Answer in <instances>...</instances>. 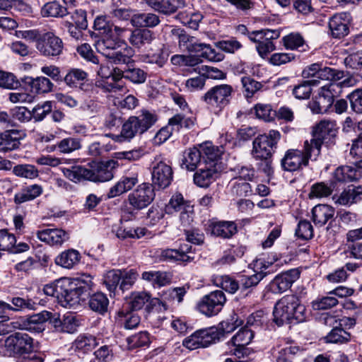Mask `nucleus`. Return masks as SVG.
<instances>
[{
    "mask_svg": "<svg viewBox=\"0 0 362 362\" xmlns=\"http://www.w3.org/2000/svg\"><path fill=\"white\" fill-rule=\"evenodd\" d=\"M273 315L274 322L278 326L301 322L306 318V308L297 296L286 295L276 303Z\"/></svg>",
    "mask_w": 362,
    "mask_h": 362,
    "instance_id": "nucleus-1",
    "label": "nucleus"
},
{
    "mask_svg": "<svg viewBox=\"0 0 362 362\" xmlns=\"http://www.w3.org/2000/svg\"><path fill=\"white\" fill-rule=\"evenodd\" d=\"M156 121L157 116L154 113L143 110L138 115L131 116L124 122L119 134L111 136L117 142L130 141L137 134L148 131Z\"/></svg>",
    "mask_w": 362,
    "mask_h": 362,
    "instance_id": "nucleus-2",
    "label": "nucleus"
},
{
    "mask_svg": "<svg viewBox=\"0 0 362 362\" xmlns=\"http://www.w3.org/2000/svg\"><path fill=\"white\" fill-rule=\"evenodd\" d=\"M95 49L105 57L115 64H129L134 55V49L124 41H119L109 37L98 40Z\"/></svg>",
    "mask_w": 362,
    "mask_h": 362,
    "instance_id": "nucleus-3",
    "label": "nucleus"
},
{
    "mask_svg": "<svg viewBox=\"0 0 362 362\" xmlns=\"http://www.w3.org/2000/svg\"><path fill=\"white\" fill-rule=\"evenodd\" d=\"M319 144L315 141L306 140L303 150L289 149L281 160V166L284 170L296 171L303 165L307 166L309 160H316L320 156Z\"/></svg>",
    "mask_w": 362,
    "mask_h": 362,
    "instance_id": "nucleus-4",
    "label": "nucleus"
},
{
    "mask_svg": "<svg viewBox=\"0 0 362 362\" xmlns=\"http://www.w3.org/2000/svg\"><path fill=\"white\" fill-rule=\"evenodd\" d=\"M280 139V132L274 129L259 135L252 142V157L255 160L271 158L276 149Z\"/></svg>",
    "mask_w": 362,
    "mask_h": 362,
    "instance_id": "nucleus-5",
    "label": "nucleus"
},
{
    "mask_svg": "<svg viewBox=\"0 0 362 362\" xmlns=\"http://www.w3.org/2000/svg\"><path fill=\"white\" fill-rule=\"evenodd\" d=\"M222 332L214 327L201 329L192 333L183 341V345L190 349L206 348L220 340Z\"/></svg>",
    "mask_w": 362,
    "mask_h": 362,
    "instance_id": "nucleus-6",
    "label": "nucleus"
},
{
    "mask_svg": "<svg viewBox=\"0 0 362 362\" xmlns=\"http://www.w3.org/2000/svg\"><path fill=\"white\" fill-rule=\"evenodd\" d=\"M233 93L230 85L221 84L209 89L201 99L209 107L221 110L230 103Z\"/></svg>",
    "mask_w": 362,
    "mask_h": 362,
    "instance_id": "nucleus-7",
    "label": "nucleus"
},
{
    "mask_svg": "<svg viewBox=\"0 0 362 362\" xmlns=\"http://www.w3.org/2000/svg\"><path fill=\"white\" fill-rule=\"evenodd\" d=\"M4 346L10 354H29L34 349L33 339L26 333L15 332L5 339Z\"/></svg>",
    "mask_w": 362,
    "mask_h": 362,
    "instance_id": "nucleus-8",
    "label": "nucleus"
},
{
    "mask_svg": "<svg viewBox=\"0 0 362 362\" xmlns=\"http://www.w3.org/2000/svg\"><path fill=\"white\" fill-rule=\"evenodd\" d=\"M226 302L224 293L216 290L205 295L197 303L198 310L207 317L217 315Z\"/></svg>",
    "mask_w": 362,
    "mask_h": 362,
    "instance_id": "nucleus-9",
    "label": "nucleus"
},
{
    "mask_svg": "<svg viewBox=\"0 0 362 362\" xmlns=\"http://www.w3.org/2000/svg\"><path fill=\"white\" fill-rule=\"evenodd\" d=\"M192 247L189 243L181 245L178 249H160L157 251L160 260L169 262H178L187 264L194 259Z\"/></svg>",
    "mask_w": 362,
    "mask_h": 362,
    "instance_id": "nucleus-10",
    "label": "nucleus"
},
{
    "mask_svg": "<svg viewBox=\"0 0 362 362\" xmlns=\"http://www.w3.org/2000/svg\"><path fill=\"white\" fill-rule=\"evenodd\" d=\"M52 313L42 311L38 314L33 315L28 317H23L13 323L12 328L24 329L31 332L40 333L45 329V322L51 323Z\"/></svg>",
    "mask_w": 362,
    "mask_h": 362,
    "instance_id": "nucleus-11",
    "label": "nucleus"
},
{
    "mask_svg": "<svg viewBox=\"0 0 362 362\" xmlns=\"http://www.w3.org/2000/svg\"><path fill=\"white\" fill-rule=\"evenodd\" d=\"M154 198L153 185L144 182L128 195V202L134 209L141 210L147 207Z\"/></svg>",
    "mask_w": 362,
    "mask_h": 362,
    "instance_id": "nucleus-12",
    "label": "nucleus"
},
{
    "mask_svg": "<svg viewBox=\"0 0 362 362\" xmlns=\"http://www.w3.org/2000/svg\"><path fill=\"white\" fill-rule=\"evenodd\" d=\"M335 88H338L337 84L329 83L320 88L317 96L310 104L313 113H325L329 110L334 103Z\"/></svg>",
    "mask_w": 362,
    "mask_h": 362,
    "instance_id": "nucleus-13",
    "label": "nucleus"
},
{
    "mask_svg": "<svg viewBox=\"0 0 362 362\" xmlns=\"http://www.w3.org/2000/svg\"><path fill=\"white\" fill-rule=\"evenodd\" d=\"M115 162L112 160L107 162L93 163L89 168H86V180L95 182H107L112 179V169Z\"/></svg>",
    "mask_w": 362,
    "mask_h": 362,
    "instance_id": "nucleus-14",
    "label": "nucleus"
},
{
    "mask_svg": "<svg viewBox=\"0 0 362 362\" xmlns=\"http://www.w3.org/2000/svg\"><path fill=\"white\" fill-rule=\"evenodd\" d=\"M338 127L334 120L322 119L313 128L314 138L309 141H315L319 144V151H321L322 144L324 141H330L337 134Z\"/></svg>",
    "mask_w": 362,
    "mask_h": 362,
    "instance_id": "nucleus-15",
    "label": "nucleus"
},
{
    "mask_svg": "<svg viewBox=\"0 0 362 362\" xmlns=\"http://www.w3.org/2000/svg\"><path fill=\"white\" fill-rule=\"evenodd\" d=\"M36 47L45 56L55 57L62 53L63 42L59 37L52 33H47L37 40Z\"/></svg>",
    "mask_w": 362,
    "mask_h": 362,
    "instance_id": "nucleus-16",
    "label": "nucleus"
},
{
    "mask_svg": "<svg viewBox=\"0 0 362 362\" xmlns=\"http://www.w3.org/2000/svg\"><path fill=\"white\" fill-rule=\"evenodd\" d=\"M299 276L300 272L296 269L283 272L269 283V289L273 293L281 294L289 289Z\"/></svg>",
    "mask_w": 362,
    "mask_h": 362,
    "instance_id": "nucleus-17",
    "label": "nucleus"
},
{
    "mask_svg": "<svg viewBox=\"0 0 362 362\" xmlns=\"http://www.w3.org/2000/svg\"><path fill=\"white\" fill-rule=\"evenodd\" d=\"M151 175L153 185L163 189L170 185L173 177L171 166L162 160L153 167Z\"/></svg>",
    "mask_w": 362,
    "mask_h": 362,
    "instance_id": "nucleus-18",
    "label": "nucleus"
},
{
    "mask_svg": "<svg viewBox=\"0 0 362 362\" xmlns=\"http://www.w3.org/2000/svg\"><path fill=\"white\" fill-rule=\"evenodd\" d=\"M30 249L28 244L20 242L16 243V238L6 229L0 230V250L12 253H21Z\"/></svg>",
    "mask_w": 362,
    "mask_h": 362,
    "instance_id": "nucleus-19",
    "label": "nucleus"
},
{
    "mask_svg": "<svg viewBox=\"0 0 362 362\" xmlns=\"http://www.w3.org/2000/svg\"><path fill=\"white\" fill-rule=\"evenodd\" d=\"M173 209L175 211H181L180 220L183 224H189L193 220L192 206L187 204L181 194H176L172 197L168 205V209Z\"/></svg>",
    "mask_w": 362,
    "mask_h": 362,
    "instance_id": "nucleus-20",
    "label": "nucleus"
},
{
    "mask_svg": "<svg viewBox=\"0 0 362 362\" xmlns=\"http://www.w3.org/2000/svg\"><path fill=\"white\" fill-rule=\"evenodd\" d=\"M51 325L57 332L72 334L76 331L78 322L76 317L72 313H66L62 319L54 317L52 313Z\"/></svg>",
    "mask_w": 362,
    "mask_h": 362,
    "instance_id": "nucleus-21",
    "label": "nucleus"
},
{
    "mask_svg": "<svg viewBox=\"0 0 362 362\" xmlns=\"http://www.w3.org/2000/svg\"><path fill=\"white\" fill-rule=\"evenodd\" d=\"M37 237L50 245H62L69 238V234L61 228H45L38 230Z\"/></svg>",
    "mask_w": 362,
    "mask_h": 362,
    "instance_id": "nucleus-22",
    "label": "nucleus"
},
{
    "mask_svg": "<svg viewBox=\"0 0 362 362\" xmlns=\"http://www.w3.org/2000/svg\"><path fill=\"white\" fill-rule=\"evenodd\" d=\"M24 134L21 131L12 129L0 134V152L11 151L19 148L21 140Z\"/></svg>",
    "mask_w": 362,
    "mask_h": 362,
    "instance_id": "nucleus-23",
    "label": "nucleus"
},
{
    "mask_svg": "<svg viewBox=\"0 0 362 362\" xmlns=\"http://www.w3.org/2000/svg\"><path fill=\"white\" fill-rule=\"evenodd\" d=\"M208 230L215 236L223 238H230L235 235L237 225L233 221H211L208 226Z\"/></svg>",
    "mask_w": 362,
    "mask_h": 362,
    "instance_id": "nucleus-24",
    "label": "nucleus"
},
{
    "mask_svg": "<svg viewBox=\"0 0 362 362\" xmlns=\"http://www.w3.org/2000/svg\"><path fill=\"white\" fill-rule=\"evenodd\" d=\"M88 74L81 69H71L64 78V81L67 86L71 88H79L86 90L88 84Z\"/></svg>",
    "mask_w": 362,
    "mask_h": 362,
    "instance_id": "nucleus-25",
    "label": "nucleus"
},
{
    "mask_svg": "<svg viewBox=\"0 0 362 362\" xmlns=\"http://www.w3.org/2000/svg\"><path fill=\"white\" fill-rule=\"evenodd\" d=\"M348 15L346 13H341L334 15L329 21V28L331 35L335 38H341L346 35L349 33Z\"/></svg>",
    "mask_w": 362,
    "mask_h": 362,
    "instance_id": "nucleus-26",
    "label": "nucleus"
},
{
    "mask_svg": "<svg viewBox=\"0 0 362 362\" xmlns=\"http://www.w3.org/2000/svg\"><path fill=\"white\" fill-rule=\"evenodd\" d=\"M155 39L153 31L146 28H136L131 32L129 43L136 49H141L150 45Z\"/></svg>",
    "mask_w": 362,
    "mask_h": 362,
    "instance_id": "nucleus-27",
    "label": "nucleus"
},
{
    "mask_svg": "<svg viewBox=\"0 0 362 362\" xmlns=\"http://www.w3.org/2000/svg\"><path fill=\"white\" fill-rule=\"evenodd\" d=\"M334 209L327 204H317L312 209V220L317 227L325 226L334 216Z\"/></svg>",
    "mask_w": 362,
    "mask_h": 362,
    "instance_id": "nucleus-28",
    "label": "nucleus"
},
{
    "mask_svg": "<svg viewBox=\"0 0 362 362\" xmlns=\"http://www.w3.org/2000/svg\"><path fill=\"white\" fill-rule=\"evenodd\" d=\"M333 199L336 204L340 205H351L362 199V185L349 187L344 189L339 195L334 196Z\"/></svg>",
    "mask_w": 362,
    "mask_h": 362,
    "instance_id": "nucleus-29",
    "label": "nucleus"
},
{
    "mask_svg": "<svg viewBox=\"0 0 362 362\" xmlns=\"http://www.w3.org/2000/svg\"><path fill=\"white\" fill-rule=\"evenodd\" d=\"M141 279L154 287L160 288L171 283L172 275L170 272L163 271H148L142 273Z\"/></svg>",
    "mask_w": 362,
    "mask_h": 362,
    "instance_id": "nucleus-30",
    "label": "nucleus"
},
{
    "mask_svg": "<svg viewBox=\"0 0 362 362\" xmlns=\"http://www.w3.org/2000/svg\"><path fill=\"white\" fill-rule=\"evenodd\" d=\"M137 183L138 177L136 175H134L132 177H123L110 189L107 195V198L111 199L118 197L132 189Z\"/></svg>",
    "mask_w": 362,
    "mask_h": 362,
    "instance_id": "nucleus-31",
    "label": "nucleus"
},
{
    "mask_svg": "<svg viewBox=\"0 0 362 362\" xmlns=\"http://www.w3.org/2000/svg\"><path fill=\"white\" fill-rule=\"evenodd\" d=\"M83 294L76 289L73 283L68 281V285L64 286V288L62 292L60 301L62 305L66 308H72L75 305H78L81 299H83Z\"/></svg>",
    "mask_w": 362,
    "mask_h": 362,
    "instance_id": "nucleus-32",
    "label": "nucleus"
},
{
    "mask_svg": "<svg viewBox=\"0 0 362 362\" xmlns=\"http://www.w3.org/2000/svg\"><path fill=\"white\" fill-rule=\"evenodd\" d=\"M217 171L214 165L199 169L194 175V182L200 187H207L216 177Z\"/></svg>",
    "mask_w": 362,
    "mask_h": 362,
    "instance_id": "nucleus-33",
    "label": "nucleus"
},
{
    "mask_svg": "<svg viewBox=\"0 0 362 362\" xmlns=\"http://www.w3.org/2000/svg\"><path fill=\"white\" fill-rule=\"evenodd\" d=\"M361 176V171L358 166L353 167L344 165L338 167L334 173V177L338 182H352L358 180Z\"/></svg>",
    "mask_w": 362,
    "mask_h": 362,
    "instance_id": "nucleus-34",
    "label": "nucleus"
},
{
    "mask_svg": "<svg viewBox=\"0 0 362 362\" xmlns=\"http://www.w3.org/2000/svg\"><path fill=\"white\" fill-rule=\"evenodd\" d=\"M99 344V339L90 334H81L74 341L72 347L76 351L86 354Z\"/></svg>",
    "mask_w": 362,
    "mask_h": 362,
    "instance_id": "nucleus-35",
    "label": "nucleus"
},
{
    "mask_svg": "<svg viewBox=\"0 0 362 362\" xmlns=\"http://www.w3.org/2000/svg\"><path fill=\"white\" fill-rule=\"evenodd\" d=\"M202 159L200 148H189L185 152L181 163V168L189 171H194L201 163Z\"/></svg>",
    "mask_w": 362,
    "mask_h": 362,
    "instance_id": "nucleus-36",
    "label": "nucleus"
},
{
    "mask_svg": "<svg viewBox=\"0 0 362 362\" xmlns=\"http://www.w3.org/2000/svg\"><path fill=\"white\" fill-rule=\"evenodd\" d=\"M159 23L158 16L151 13H136L132 18V25L137 28H153Z\"/></svg>",
    "mask_w": 362,
    "mask_h": 362,
    "instance_id": "nucleus-37",
    "label": "nucleus"
},
{
    "mask_svg": "<svg viewBox=\"0 0 362 362\" xmlns=\"http://www.w3.org/2000/svg\"><path fill=\"white\" fill-rule=\"evenodd\" d=\"M42 187L39 185H32L23 188L14 196L16 204H22L38 197L42 193Z\"/></svg>",
    "mask_w": 362,
    "mask_h": 362,
    "instance_id": "nucleus-38",
    "label": "nucleus"
},
{
    "mask_svg": "<svg viewBox=\"0 0 362 362\" xmlns=\"http://www.w3.org/2000/svg\"><path fill=\"white\" fill-rule=\"evenodd\" d=\"M80 253L74 249L62 252L55 258V263L66 269H71L80 261Z\"/></svg>",
    "mask_w": 362,
    "mask_h": 362,
    "instance_id": "nucleus-39",
    "label": "nucleus"
},
{
    "mask_svg": "<svg viewBox=\"0 0 362 362\" xmlns=\"http://www.w3.org/2000/svg\"><path fill=\"white\" fill-rule=\"evenodd\" d=\"M25 82L30 86L33 91L37 94L52 91L54 86L49 78L43 76L37 77L35 78L27 77L25 79Z\"/></svg>",
    "mask_w": 362,
    "mask_h": 362,
    "instance_id": "nucleus-40",
    "label": "nucleus"
},
{
    "mask_svg": "<svg viewBox=\"0 0 362 362\" xmlns=\"http://www.w3.org/2000/svg\"><path fill=\"white\" fill-rule=\"evenodd\" d=\"M172 33L178 37L180 47H183L189 52H197L196 49L199 46L198 42L194 37L186 34L183 30L180 29H173Z\"/></svg>",
    "mask_w": 362,
    "mask_h": 362,
    "instance_id": "nucleus-41",
    "label": "nucleus"
},
{
    "mask_svg": "<svg viewBox=\"0 0 362 362\" xmlns=\"http://www.w3.org/2000/svg\"><path fill=\"white\" fill-rule=\"evenodd\" d=\"M88 305L92 310L103 314L107 310L109 300L105 294L98 292L90 297Z\"/></svg>",
    "mask_w": 362,
    "mask_h": 362,
    "instance_id": "nucleus-42",
    "label": "nucleus"
},
{
    "mask_svg": "<svg viewBox=\"0 0 362 362\" xmlns=\"http://www.w3.org/2000/svg\"><path fill=\"white\" fill-rule=\"evenodd\" d=\"M81 140L77 137H66L60 140L55 148L62 153L68 154L81 149Z\"/></svg>",
    "mask_w": 362,
    "mask_h": 362,
    "instance_id": "nucleus-43",
    "label": "nucleus"
},
{
    "mask_svg": "<svg viewBox=\"0 0 362 362\" xmlns=\"http://www.w3.org/2000/svg\"><path fill=\"white\" fill-rule=\"evenodd\" d=\"M68 13L66 6L59 4V1H47L42 8L44 16L63 17Z\"/></svg>",
    "mask_w": 362,
    "mask_h": 362,
    "instance_id": "nucleus-44",
    "label": "nucleus"
},
{
    "mask_svg": "<svg viewBox=\"0 0 362 362\" xmlns=\"http://www.w3.org/2000/svg\"><path fill=\"white\" fill-rule=\"evenodd\" d=\"M318 83L317 79L305 81L293 88V94L298 99H307L311 94V86H317Z\"/></svg>",
    "mask_w": 362,
    "mask_h": 362,
    "instance_id": "nucleus-45",
    "label": "nucleus"
},
{
    "mask_svg": "<svg viewBox=\"0 0 362 362\" xmlns=\"http://www.w3.org/2000/svg\"><path fill=\"white\" fill-rule=\"evenodd\" d=\"M122 277V272L121 270H110L103 276V284L110 292H114L119 286Z\"/></svg>",
    "mask_w": 362,
    "mask_h": 362,
    "instance_id": "nucleus-46",
    "label": "nucleus"
},
{
    "mask_svg": "<svg viewBox=\"0 0 362 362\" xmlns=\"http://www.w3.org/2000/svg\"><path fill=\"white\" fill-rule=\"evenodd\" d=\"M155 11L165 15L175 13L181 6L180 1H148Z\"/></svg>",
    "mask_w": 362,
    "mask_h": 362,
    "instance_id": "nucleus-47",
    "label": "nucleus"
},
{
    "mask_svg": "<svg viewBox=\"0 0 362 362\" xmlns=\"http://www.w3.org/2000/svg\"><path fill=\"white\" fill-rule=\"evenodd\" d=\"M168 54L163 49H160L157 52L142 54L141 60L144 63L155 64L159 67H163L168 61Z\"/></svg>",
    "mask_w": 362,
    "mask_h": 362,
    "instance_id": "nucleus-48",
    "label": "nucleus"
},
{
    "mask_svg": "<svg viewBox=\"0 0 362 362\" xmlns=\"http://www.w3.org/2000/svg\"><path fill=\"white\" fill-rule=\"evenodd\" d=\"M284 46L287 49H298L302 47V51H305V40L302 35L298 33H291L282 38Z\"/></svg>",
    "mask_w": 362,
    "mask_h": 362,
    "instance_id": "nucleus-49",
    "label": "nucleus"
},
{
    "mask_svg": "<svg viewBox=\"0 0 362 362\" xmlns=\"http://www.w3.org/2000/svg\"><path fill=\"white\" fill-rule=\"evenodd\" d=\"M198 45L199 47L196 49V53L200 52V57L211 62H221L223 59V54L217 52L210 45L199 42Z\"/></svg>",
    "mask_w": 362,
    "mask_h": 362,
    "instance_id": "nucleus-50",
    "label": "nucleus"
},
{
    "mask_svg": "<svg viewBox=\"0 0 362 362\" xmlns=\"http://www.w3.org/2000/svg\"><path fill=\"white\" fill-rule=\"evenodd\" d=\"M8 312H21L25 309L34 310L35 303L31 299H25L21 297H13L10 300Z\"/></svg>",
    "mask_w": 362,
    "mask_h": 362,
    "instance_id": "nucleus-51",
    "label": "nucleus"
},
{
    "mask_svg": "<svg viewBox=\"0 0 362 362\" xmlns=\"http://www.w3.org/2000/svg\"><path fill=\"white\" fill-rule=\"evenodd\" d=\"M230 193L237 197H245L251 192L250 185L243 180L234 178L229 182Z\"/></svg>",
    "mask_w": 362,
    "mask_h": 362,
    "instance_id": "nucleus-52",
    "label": "nucleus"
},
{
    "mask_svg": "<svg viewBox=\"0 0 362 362\" xmlns=\"http://www.w3.org/2000/svg\"><path fill=\"white\" fill-rule=\"evenodd\" d=\"M200 151H202V158L207 163H214L217 160L221 155V151L218 148L212 145L210 142H206L200 146Z\"/></svg>",
    "mask_w": 362,
    "mask_h": 362,
    "instance_id": "nucleus-53",
    "label": "nucleus"
},
{
    "mask_svg": "<svg viewBox=\"0 0 362 362\" xmlns=\"http://www.w3.org/2000/svg\"><path fill=\"white\" fill-rule=\"evenodd\" d=\"M124 78L133 83L141 84L146 81V73L140 68L128 66L124 69Z\"/></svg>",
    "mask_w": 362,
    "mask_h": 362,
    "instance_id": "nucleus-54",
    "label": "nucleus"
},
{
    "mask_svg": "<svg viewBox=\"0 0 362 362\" xmlns=\"http://www.w3.org/2000/svg\"><path fill=\"white\" fill-rule=\"evenodd\" d=\"M350 334L341 327H334L325 337L327 343H344L349 341Z\"/></svg>",
    "mask_w": 362,
    "mask_h": 362,
    "instance_id": "nucleus-55",
    "label": "nucleus"
},
{
    "mask_svg": "<svg viewBox=\"0 0 362 362\" xmlns=\"http://www.w3.org/2000/svg\"><path fill=\"white\" fill-rule=\"evenodd\" d=\"M13 173L15 175L27 179H34L38 176L37 169L33 165L21 164L13 167Z\"/></svg>",
    "mask_w": 362,
    "mask_h": 362,
    "instance_id": "nucleus-56",
    "label": "nucleus"
},
{
    "mask_svg": "<svg viewBox=\"0 0 362 362\" xmlns=\"http://www.w3.org/2000/svg\"><path fill=\"white\" fill-rule=\"evenodd\" d=\"M254 109L257 117L265 122L274 120L276 115V111L274 110L269 104L258 103Z\"/></svg>",
    "mask_w": 362,
    "mask_h": 362,
    "instance_id": "nucleus-57",
    "label": "nucleus"
},
{
    "mask_svg": "<svg viewBox=\"0 0 362 362\" xmlns=\"http://www.w3.org/2000/svg\"><path fill=\"white\" fill-rule=\"evenodd\" d=\"M92 279L90 275L82 274L81 276L76 278L72 283L76 289L85 296L89 294V291L92 289L93 286Z\"/></svg>",
    "mask_w": 362,
    "mask_h": 362,
    "instance_id": "nucleus-58",
    "label": "nucleus"
},
{
    "mask_svg": "<svg viewBox=\"0 0 362 362\" xmlns=\"http://www.w3.org/2000/svg\"><path fill=\"white\" fill-rule=\"evenodd\" d=\"M64 175L70 180L77 182L81 180H86V168L75 165L71 168H62Z\"/></svg>",
    "mask_w": 362,
    "mask_h": 362,
    "instance_id": "nucleus-59",
    "label": "nucleus"
},
{
    "mask_svg": "<svg viewBox=\"0 0 362 362\" xmlns=\"http://www.w3.org/2000/svg\"><path fill=\"white\" fill-rule=\"evenodd\" d=\"M254 337L252 330L244 327L240 329L231 339L230 342L235 346H247Z\"/></svg>",
    "mask_w": 362,
    "mask_h": 362,
    "instance_id": "nucleus-60",
    "label": "nucleus"
},
{
    "mask_svg": "<svg viewBox=\"0 0 362 362\" xmlns=\"http://www.w3.org/2000/svg\"><path fill=\"white\" fill-rule=\"evenodd\" d=\"M344 77V71L327 66H321L320 71L318 72V79L330 81L332 82L338 81Z\"/></svg>",
    "mask_w": 362,
    "mask_h": 362,
    "instance_id": "nucleus-61",
    "label": "nucleus"
},
{
    "mask_svg": "<svg viewBox=\"0 0 362 362\" xmlns=\"http://www.w3.org/2000/svg\"><path fill=\"white\" fill-rule=\"evenodd\" d=\"M265 277V274L256 272L250 276H242L240 279V289L247 290L257 286V284Z\"/></svg>",
    "mask_w": 362,
    "mask_h": 362,
    "instance_id": "nucleus-62",
    "label": "nucleus"
},
{
    "mask_svg": "<svg viewBox=\"0 0 362 362\" xmlns=\"http://www.w3.org/2000/svg\"><path fill=\"white\" fill-rule=\"evenodd\" d=\"M119 323L126 329H132L136 328L140 323V317L134 313L124 314L123 311L118 313Z\"/></svg>",
    "mask_w": 362,
    "mask_h": 362,
    "instance_id": "nucleus-63",
    "label": "nucleus"
},
{
    "mask_svg": "<svg viewBox=\"0 0 362 362\" xmlns=\"http://www.w3.org/2000/svg\"><path fill=\"white\" fill-rule=\"evenodd\" d=\"M217 281L221 288L229 293L233 294L240 288V280L237 281L230 276H221Z\"/></svg>",
    "mask_w": 362,
    "mask_h": 362,
    "instance_id": "nucleus-64",
    "label": "nucleus"
}]
</instances>
